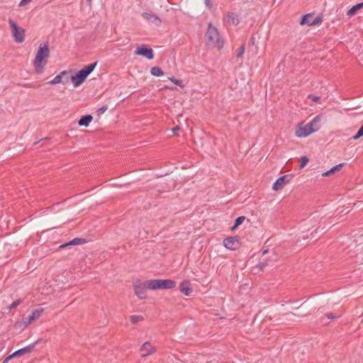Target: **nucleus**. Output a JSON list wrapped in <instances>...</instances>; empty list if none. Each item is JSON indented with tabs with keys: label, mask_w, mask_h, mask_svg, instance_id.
Returning <instances> with one entry per match:
<instances>
[{
	"label": "nucleus",
	"mask_w": 363,
	"mask_h": 363,
	"mask_svg": "<svg viewBox=\"0 0 363 363\" xmlns=\"http://www.w3.org/2000/svg\"><path fill=\"white\" fill-rule=\"evenodd\" d=\"M50 56V50L48 43L40 45L33 65L38 74L43 72L44 67L47 63V58Z\"/></svg>",
	"instance_id": "obj_1"
},
{
	"label": "nucleus",
	"mask_w": 363,
	"mask_h": 363,
	"mask_svg": "<svg viewBox=\"0 0 363 363\" xmlns=\"http://www.w3.org/2000/svg\"><path fill=\"white\" fill-rule=\"evenodd\" d=\"M320 121V116H315L309 123L304 126L299 124L298 127L296 130V135L298 138L306 137L310 134L315 132L320 128L318 125Z\"/></svg>",
	"instance_id": "obj_2"
},
{
	"label": "nucleus",
	"mask_w": 363,
	"mask_h": 363,
	"mask_svg": "<svg viewBox=\"0 0 363 363\" xmlns=\"http://www.w3.org/2000/svg\"><path fill=\"white\" fill-rule=\"evenodd\" d=\"M97 62L91 63L85 66L83 69L78 71L74 75L71 77L72 82L75 87L81 85L87 78V77L94 71Z\"/></svg>",
	"instance_id": "obj_3"
},
{
	"label": "nucleus",
	"mask_w": 363,
	"mask_h": 363,
	"mask_svg": "<svg viewBox=\"0 0 363 363\" xmlns=\"http://www.w3.org/2000/svg\"><path fill=\"white\" fill-rule=\"evenodd\" d=\"M207 43L215 48L220 49L223 46V41L220 39L219 33L217 28L212 26L211 23L208 25L206 32Z\"/></svg>",
	"instance_id": "obj_4"
},
{
	"label": "nucleus",
	"mask_w": 363,
	"mask_h": 363,
	"mask_svg": "<svg viewBox=\"0 0 363 363\" xmlns=\"http://www.w3.org/2000/svg\"><path fill=\"white\" fill-rule=\"evenodd\" d=\"M148 289L151 290L171 289L176 286V281L172 279L148 280Z\"/></svg>",
	"instance_id": "obj_5"
},
{
	"label": "nucleus",
	"mask_w": 363,
	"mask_h": 363,
	"mask_svg": "<svg viewBox=\"0 0 363 363\" xmlns=\"http://www.w3.org/2000/svg\"><path fill=\"white\" fill-rule=\"evenodd\" d=\"M9 23L11 28V33L14 41L17 43H23L25 40V30L19 27L11 18L9 19Z\"/></svg>",
	"instance_id": "obj_6"
},
{
	"label": "nucleus",
	"mask_w": 363,
	"mask_h": 363,
	"mask_svg": "<svg viewBox=\"0 0 363 363\" xmlns=\"http://www.w3.org/2000/svg\"><path fill=\"white\" fill-rule=\"evenodd\" d=\"M148 281L142 282L140 280H137L133 283L135 294L140 299L146 298V289H148Z\"/></svg>",
	"instance_id": "obj_7"
},
{
	"label": "nucleus",
	"mask_w": 363,
	"mask_h": 363,
	"mask_svg": "<svg viewBox=\"0 0 363 363\" xmlns=\"http://www.w3.org/2000/svg\"><path fill=\"white\" fill-rule=\"evenodd\" d=\"M135 54L137 55L143 56L148 60H152L154 58L152 49L145 45L138 47L135 50Z\"/></svg>",
	"instance_id": "obj_8"
},
{
	"label": "nucleus",
	"mask_w": 363,
	"mask_h": 363,
	"mask_svg": "<svg viewBox=\"0 0 363 363\" xmlns=\"http://www.w3.org/2000/svg\"><path fill=\"white\" fill-rule=\"evenodd\" d=\"M292 178V174H286L279 177L274 183L272 189L274 191L282 189L284 186L291 180Z\"/></svg>",
	"instance_id": "obj_9"
},
{
	"label": "nucleus",
	"mask_w": 363,
	"mask_h": 363,
	"mask_svg": "<svg viewBox=\"0 0 363 363\" xmlns=\"http://www.w3.org/2000/svg\"><path fill=\"white\" fill-rule=\"evenodd\" d=\"M224 246L232 250H237L240 246L238 236L228 237L223 240Z\"/></svg>",
	"instance_id": "obj_10"
},
{
	"label": "nucleus",
	"mask_w": 363,
	"mask_h": 363,
	"mask_svg": "<svg viewBox=\"0 0 363 363\" xmlns=\"http://www.w3.org/2000/svg\"><path fill=\"white\" fill-rule=\"evenodd\" d=\"M179 291L185 296H190L193 292L190 281L185 280L181 282L179 284Z\"/></svg>",
	"instance_id": "obj_11"
},
{
	"label": "nucleus",
	"mask_w": 363,
	"mask_h": 363,
	"mask_svg": "<svg viewBox=\"0 0 363 363\" xmlns=\"http://www.w3.org/2000/svg\"><path fill=\"white\" fill-rule=\"evenodd\" d=\"M43 308H37L33 311V313L29 315L28 321L25 322V327H27L29 324H30L33 320L39 318L42 313H43Z\"/></svg>",
	"instance_id": "obj_12"
},
{
	"label": "nucleus",
	"mask_w": 363,
	"mask_h": 363,
	"mask_svg": "<svg viewBox=\"0 0 363 363\" xmlns=\"http://www.w3.org/2000/svg\"><path fill=\"white\" fill-rule=\"evenodd\" d=\"M142 16L146 20L153 23L156 26H160L161 23V20L160 18L155 13H146L144 12L142 13Z\"/></svg>",
	"instance_id": "obj_13"
},
{
	"label": "nucleus",
	"mask_w": 363,
	"mask_h": 363,
	"mask_svg": "<svg viewBox=\"0 0 363 363\" xmlns=\"http://www.w3.org/2000/svg\"><path fill=\"white\" fill-rule=\"evenodd\" d=\"M140 350L145 352V353L142 354L143 357H147L151 354H153L156 351L155 347L152 346L149 342H145L142 345Z\"/></svg>",
	"instance_id": "obj_14"
},
{
	"label": "nucleus",
	"mask_w": 363,
	"mask_h": 363,
	"mask_svg": "<svg viewBox=\"0 0 363 363\" xmlns=\"http://www.w3.org/2000/svg\"><path fill=\"white\" fill-rule=\"evenodd\" d=\"M86 242V240L84 238H76L67 243L61 245L60 246V248H65V247H67L71 246V245H83Z\"/></svg>",
	"instance_id": "obj_15"
},
{
	"label": "nucleus",
	"mask_w": 363,
	"mask_h": 363,
	"mask_svg": "<svg viewBox=\"0 0 363 363\" xmlns=\"http://www.w3.org/2000/svg\"><path fill=\"white\" fill-rule=\"evenodd\" d=\"M93 117L91 115H85L81 117V118L78 121V124L79 126L87 127L89 123L91 122Z\"/></svg>",
	"instance_id": "obj_16"
},
{
	"label": "nucleus",
	"mask_w": 363,
	"mask_h": 363,
	"mask_svg": "<svg viewBox=\"0 0 363 363\" xmlns=\"http://www.w3.org/2000/svg\"><path fill=\"white\" fill-rule=\"evenodd\" d=\"M362 8H363V2L358 3L356 5L353 6L352 7H351L347 11V15L349 17H352V16H354L357 13V11L359 10H360L361 9H362Z\"/></svg>",
	"instance_id": "obj_17"
},
{
	"label": "nucleus",
	"mask_w": 363,
	"mask_h": 363,
	"mask_svg": "<svg viewBox=\"0 0 363 363\" xmlns=\"http://www.w3.org/2000/svg\"><path fill=\"white\" fill-rule=\"evenodd\" d=\"M228 21L231 22V23L234 26H237L239 23V20L237 18L235 13L233 12H230L227 14Z\"/></svg>",
	"instance_id": "obj_18"
},
{
	"label": "nucleus",
	"mask_w": 363,
	"mask_h": 363,
	"mask_svg": "<svg viewBox=\"0 0 363 363\" xmlns=\"http://www.w3.org/2000/svg\"><path fill=\"white\" fill-rule=\"evenodd\" d=\"M67 74V72L62 71L60 74L57 75L52 80L49 82L51 84H57L62 82V76Z\"/></svg>",
	"instance_id": "obj_19"
},
{
	"label": "nucleus",
	"mask_w": 363,
	"mask_h": 363,
	"mask_svg": "<svg viewBox=\"0 0 363 363\" xmlns=\"http://www.w3.org/2000/svg\"><path fill=\"white\" fill-rule=\"evenodd\" d=\"M313 13H312L303 15L301 17V19L300 20V24L301 25L307 24V25L310 26L311 21L309 20V18H311L313 16Z\"/></svg>",
	"instance_id": "obj_20"
},
{
	"label": "nucleus",
	"mask_w": 363,
	"mask_h": 363,
	"mask_svg": "<svg viewBox=\"0 0 363 363\" xmlns=\"http://www.w3.org/2000/svg\"><path fill=\"white\" fill-rule=\"evenodd\" d=\"M151 74L155 77H161L164 75L162 69L160 67H153L150 70Z\"/></svg>",
	"instance_id": "obj_21"
},
{
	"label": "nucleus",
	"mask_w": 363,
	"mask_h": 363,
	"mask_svg": "<svg viewBox=\"0 0 363 363\" xmlns=\"http://www.w3.org/2000/svg\"><path fill=\"white\" fill-rule=\"evenodd\" d=\"M38 342V341H36L34 343L31 344V345H29L27 347H25L23 348H21L22 350V352H23V354H26V353H30L32 352L33 350H34V347L35 346V345Z\"/></svg>",
	"instance_id": "obj_22"
},
{
	"label": "nucleus",
	"mask_w": 363,
	"mask_h": 363,
	"mask_svg": "<svg viewBox=\"0 0 363 363\" xmlns=\"http://www.w3.org/2000/svg\"><path fill=\"white\" fill-rule=\"evenodd\" d=\"M245 219V216H239V217H238L235 219V223H234V225L232 227L231 229L233 230L235 228H237L238 226H240L243 223Z\"/></svg>",
	"instance_id": "obj_23"
},
{
	"label": "nucleus",
	"mask_w": 363,
	"mask_h": 363,
	"mask_svg": "<svg viewBox=\"0 0 363 363\" xmlns=\"http://www.w3.org/2000/svg\"><path fill=\"white\" fill-rule=\"evenodd\" d=\"M269 265V262H268V260H264L263 261H261L259 262V264H257L255 267H254V269L256 270L257 269L259 272V271H262L264 267H265L266 266Z\"/></svg>",
	"instance_id": "obj_24"
},
{
	"label": "nucleus",
	"mask_w": 363,
	"mask_h": 363,
	"mask_svg": "<svg viewBox=\"0 0 363 363\" xmlns=\"http://www.w3.org/2000/svg\"><path fill=\"white\" fill-rule=\"evenodd\" d=\"M323 22V15L320 14L318 16L315 17V18L311 21L310 26H316L318 24H320Z\"/></svg>",
	"instance_id": "obj_25"
},
{
	"label": "nucleus",
	"mask_w": 363,
	"mask_h": 363,
	"mask_svg": "<svg viewBox=\"0 0 363 363\" xmlns=\"http://www.w3.org/2000/svg\"><path fill=\"white\" fill-rule=\"evenodd\" d=\"M130 322L133 324H136L139 321H141L143 320V317L142 315H133L130 317Z\"/></svg>",
	"instance_id": "obj_26"
},
{
	"label": "nucleus",
	"mask_w": 363,
	"mask_h": 363,
	"mask_svg": "<svg viewBox=\"0 0 363 363\" xmlns=\"http://www.w3.org/2000/svg\"><path fill=\"white\" fill-rule=\"evenodd\" d=\"M308 161H309V159L308 157H306V156L301 157L299 160V162H300L299 168L300 169L303 168L307 164Z\"/></svg>",
	"instance_id": "obj_27"
},
{
	"label": "nucleus",
	"mask_w": 363,
	"mask_h": 363,
	"mask_svg": "<svg viewBox=\"0 0 363 363\" xmlns=\"http://www.w3.org/2000/svg\"><path fill=\"white\" fill-rule=\"evenodd\" d=\"M23 354L22 350L20 349V350L14 352L12 354L9 355L8 357H6L5 359V362L8 361L9 359H12L13 357L21 356Z\"/></svg>",
	"instance_id": "obj_28"
},
{
	"label": "nucleus",
	"mask_w": 363,
	"mask_h": 363,
	"mask_svg": "<svg viewBox=\"0 0 363 363\" xmlns=\"http://www.w3.org/2000/svg\"><path fill=\"white\" fill-rule=\"evenodd\" d=\"M345 163H340L339 164H337L332 167L330 170V174H335L336 172H338L340 170V169L343 167Z\"/></svg>",
	"instance_id": "obj_29"
},
{
	"label": "nucleus",
	"mask_w": 363,
	"mask_h": 363,
	"mask_svg": "<svg viewBox=\"0 0 363 363\" xmlns=\"http://www.w3.org/2000/svg\"><path fill=\"white\" fill-rule=\"evenodd\" d=\"M245 44L242 43V45L239 48V51H238V52L237 54V57L238 58L242 57V56H243V55L245 53Z\"/></svg>",
	"instance_id": "obj_30"
},
{
	"label": "nucleus",
	"mask_w": 363,
	"mask_h": 363,
	"mask_svg": "<svg viewBox=\"0 0 363 363\" xmlns=\"http://www.w3.org/2000/svg\"><path fill=\"white\" fill-rule=\"evenodd\" d=\"M169 79L174 84L177 85V86H179L180 87H184V84H182V82L179 80V79H177L176 78H174V77H169Z\"/></svg>",
	"instance_id": "obj_31"
},
{
	"label": "nucleus",
	"mask_w": 363,
	"mask_h": 363,
	"mask_svg": "<svg viewBox=\"0 0 363 363\" xmlns=\"http://www.w3.org/2000/svg\"><path fill=\"white\" fill-rule=\"evenodd\" d=\"M363 136V125L358 130L357 134L352 137L354 140H357Z\"/></svg>",
	"instance_id": "obj_32"
},
{
	"label": "nucleus",
	"mask_w": 363,
	"mask_h": 363,
	"mask_svg": "<svg viewBox=\"0 0 363 363\" xmlns=\"http://www.w3.org/2000/svg\"><path fill=\"white\" fill-rule=\"evenodd\" d=\"M21 303V299H18L15 301H13L9 307V310L11 311V309L16 308L20 303Z\"/></svg>",
	"instance_id": "obj_33"
},
{
	"label": "nucleus",
	"mask_w": 363,
	"mask_h": 363,
	"mask_svg": "<svg viewBox=\"0 0 363 363\" xmlns=\"http://www.w3.org/2000/svg\"><path fill=\"white\" fill-rule=\"evenodd\" d=\"M308 98L311 99L314 102H317L320 99V96L313 94H309Z\"/></svg>",
	"instance_id": "obj_34"
},
{
	"label": "nucleus",
	"mask_w": 363,
	"mask_h": 363,
	"mask_svg": "<svg viewBox=\"0 0 363 363\" xmlns=\"http://www.w3.org/2000/svg\"><path fill=\"white\" fill-rule=\"evenodd\" d=\"M107 109H108V106L104 105L98 109L97 113H98V114L104 113Z\"/></svg>",
	"instance_id": "obj_35"
},
{
	"label": "nucleus",
	"mask_w": 363,
	"mask_h": 363,
	"mask_svg": "<svg viewBox=\"0 0 363 363\" xmlns=\"http://www.w3.org/2000/svg\"><path fill=\"white\" fill-rule=\"evenodd\" d=\"M326 316L330 318V319H333V318H337L340 317V315H337V314H334L333 313H328L326 314Z\"/></svg>",
	"instance_id": "obj_36"
},
{
	"label": "nucleus",
	"mask_w": 363,
	"mask_h": 363,
	"mask_svg": "<svg viewBox=\"0 0 363 363\" xmlns=\"http://www.w3.org/2000/svg\"><path fill=\"white\" fill-rule=\"evenodd\" d=\"M32 0H21L19 6H23L28 4Z\"/></svg>",
	"instance_id": "obj_37"
},
{
	"label": "nucleus",
	"mask_w": 363,
	"mask_h": 363,
	"mask_svg": "<svg viewBox=\"0 0 363 363\" xmlns=\"http://www.w3.org/2000/svg\"><path fill=\"white\" fill-rule=\"evenodd\" d=\"M249 44H250V45H255V38L254 36H252L250 38Z\"/></svg>",
	"instance_id": "obj_38"
},
{
	"label": "nucleus",
	"mask_w": 363,
	"mask_h": 363,
	"mask_svg": "<svg viewBox=\"0 0 363 363\" xmlns=\"http://www.w3.org/2000/svg\"><path fill=\"white\" fill-rule=\"evenodd\" d=\"M206 5L209 8H212V4L211 2V0H205Z\"/></svg>",
	"instance_id": "obj_39"
},
{
	"label": "nucleus",
	"mask_w": 363,
	"mask_h": 363,
	"mask_svg": "<svg viewBox=\"0 0 363 363\" xmlns=\"http://www.w3.org/2000/svg\"><path fill=\"white\" fill-rule=\"evenodd\" d=\"M329 175H330V170L326 171V172H323V173L322 174V176H323V177H328V176H329Z\"/></svg>",
	"instance_id": "obj_40"
},
{
	"label": "nucleus",
	"mask_w": 363,
	"mask_h": 363,
	"mask_svg": "<svg viewBox=\"0 0 363 363\" xmlns=\"http://www.w3.org/2000/svg\"><path fill=\"white\" fill-rule=\"evenodd\" d=\"M180 128L179 126H177V127H174L173 129H172V131L175 133L177 130H179Z\"/></svg>",
	"instance_id": "obj_41"
},
{
	"label": "nucleus",
	"mask_w": 363,
	"mask_h": 363,
	"mask_svg": "<svg viewBox=\"0 0 363 363\" xmlns=\"http://www.w3.org/2000/svg\"><path fill=\"white\" fill-rule=\"evenodd\" d=\"M267 252H268V250H267H267H263V251H262V255H266Z\"/></svg>",
	"instance_id": "obj_42"
},
{
	"label": "nucleus",
	"mask_w": 363,
	"mask_h": 363,
	"mask_svg": "<svg viewBox=\"0 0 363 363\" xmlns=\"http://www.w3.org/2000/svg\"><path fill=\"white\" fill-rule=\"evenodd\" d=\"M86 1L89 2V4H91V0H86Z\"/></svg>",
	"instance_id": "obj_43"
}]
</instances>
